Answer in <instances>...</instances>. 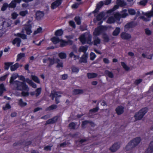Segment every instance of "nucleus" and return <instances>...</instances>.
I'll return each instance as SVG.
<instances>
[{
  "label": "nucleus",
  "instance_id": "nucleus-18",
  "mask_svg": "<svg viewBox=\"0 0 153 153\" xmlns=\"http://www.w3.org/2000/svg\"><path fill=\"white\" fill-rule=\"evenodd\" d=\"M120 147V146L118 143H115L113 144L110 148V150L113 152L116 151Z\"/></svg>",
  "mask_w": 153,
  "mask_h": 153
},
{
  "label": "nucleus",
  "instance_id": "nucleus-29",
  "mask_svg": "<svg viewBox=\"0 0 153 153\" xmlns=\"http://www.w3.org/2000/svg\"><path fill=\"white\" fill-rule=\"evenodd\" d=\"M116 111L118 114H120L123 112V108L122 106H119L116 108Z\"/></svg>",
  "mask_w": 153,
  "mask_h": 153
},
{
  "label": "nucleus",
  "instance_id": "nucleus-49",
  "mask_svg": "<svg viewBox=\"0 0 153 153\" xmlns=\"http://www.w3.org/2000/svg\"><path fill=\"white\" fill-rule=\"evenodd\" d=\"M75 20L77 24L80 25L81 24V19L79 17H76L75 18Z\"/></svg>",
  "mask_w": 153,
  "mask_h": 153
},
{
  "label": "nucleus",
  "instance_id": "nucleus-40",
  "mask_svg": "<svg viewBox=\"0 0 153 153\" xmlns=\"http://www.w3.org/2000/svg\"><path fill=\"white\" fill-rule=\"evenodd\" d=\"M59 57L61 59H64L66 58V54L64 52H61L59 53Z\"/></svg>",
  "mask_w": 153,
  "mask_h": 153
},
{
  "label": "nucleus",
  "instance_id": "nucleus-43",
  "mask_svg": "<svg viewBox=\"0 0 153 153\" xmlns=\"http://www.w3.org/2000/svg\"><path fill=\"white\" fill-rule=\"evenodd\" d=\"M87 75L88 77L89 78H94L97 76V74L94 73H88Z\"/></svg>",
  "mask_w": 153,
  "mask_h": 153
},
{
  "label": "nucleus",
  "instance_id": "nucleus-2",
  "mask_svg": "<svg viewBox=\"0 0 153 153\" xmlns=\"http://www.w3.org/2000/svg\"><path fill=\"white\" fill-rule=\"evenodd\" d=\"M128 12L131 15H134L136 13L137 16H139V18L145 21H149L150 20L151 17L153 16V4H152V10L150 11L144 13L142 11H137L136 12V10L134 9H129Z\"/></svg>",
  "mask_w": 153,
  "mask_h": 153
},
{
  "label": "nucleus",
  "instance_id": "nucleus-57",
  "mask_svg": "<svg viewBox=\"0 0 153 153\" xmlns=\"http://www.w3.org/2000/svg\"><path fill=\"white\" fill-rule=\"evenodd\" d=\"M147 2V0H143L140 2V4L141 5H145Z\"/></svg>",
  "mask_w": 153,
  "mask_h": 153
},
{
  "label": "nucleus",
  "instance_id": "nucleus-23",
  "mask_svg": "<svg viewBox=\"0 0 153 153\" xmlns=\"http://www.w3.org/2000/svg\"><path fill=\"white\" fill-rule=\"evenodd\" d=\"M121 36L122 38L124 39H128L131 37L130 34L125 32H123L121 33Z\"/></svg>",
  "mask_w": 153,
  "mask_h": 153
},
{
  "label": "nucleus",
  "instance_id": "nucleus-47",
  "mask_svg": "<svg viewBox=\"0 0 153 153\" xmlns=\"http://www.w3.org/2000/svg\"><path fill=\"white\" fill-rule=\"evenodd\" d=\"M105 73L107 75L111 78H112L113 76V74L108 71H106L105 72Z\"/></svg>",
  "mask_w": 153,
  "mask_h": 153
},
{
  "label": "nucleus",
  "instance_id": "nucleus-62",
  "mask_svg": "<svg viewBox=\"0 0 153 153\" xmlns=\"http://www.w3.org/2000/svg\"><path fill=\"white\" fill-rule=\"evenodd\" d=\"M72 70V72L74 73H77L79 71V69L75 67H73Z\"/></svg>",
  "mask_w": 153,
  "mask_h": 153
},
{
  "label": "nucleus",
  "instance_id": "nucleus-7",
  "mask_svg": "<svg viewBox=\"0 0 153 153\" xmlns=\"http://www.w3.org/2000/svg\"><path fill=\"white\" fill-rule=\"evenodd\" d=\"M11 23V21L10 19L6 20L2 17H0V30L10 26Z\"/></svg>",
  "mask_w": 153,
  "mask_h": 153
},
{
  "label": "nucleus",
  "instance_id": "nucleus-9",
  "mask_svg": "<svg viewBox=\"0 0 153 153\" xmlns=\"http://www.w3.org/2000/svg\"><path fill=\"white\" fill-rule=\"evenodd\" d=\"M18 78L20 80L22 81V82H24L26 84L25 82H26L29 85L31 86L33 88H36V84L33 82L31 80L27 78L26 79H25L24 76H19V75Z\"/></svg>",
  "mask_w": 153,
  "mask_h": 153
},
{
  "label": "nucleus",
  "instance_id": "nucleus-28",
  "mask_svg": "<svg viewBox=\"0 0 153 153\" xmlns=\"http://www.w3.org/2000/svg\"><path fill=\"white\" fill-rule=\"evenodd\" d=\"M153 141L152 142L146 151V153H152L153 152Z\"/></svg>",
  "mask_w": 153,
  "mask_h": 153
},
{
  "label": "nucleus",
  "instance_id": "nucleus-24",
  "mask_svg": "<svg viewBox=\"0 0 153 153\" xmlns=\"http://www.w3.org/2000/svg\"><path fill=\"white\" fill-rule=\"evenodd\" d=\"M21 41L20 39L16 38L14 39L12 42L13 45H16L17 47H19L20 46Z\"/></svg>",
  "mask_w": 153,
  "mask_h": 153
},
{
  "label": "nucleus",
  "instance_id": "nucleus-14",
  "mask_svg": "<svg viewBox=\"0 0 153 153\" xmlns=\"http://www.w3.org/2000/svg\"><path fill=\"white\" fill-rule=\"evenodd\" d=\"M66 37L68 39L67 41H65L61 39L60 43V46L62 47H63L68 45H71L72 44V42L70 40L69 37L68 36H67Z\"/></svg>",
  "mask_w": 153,
  "mask_h": 153
},
{
  "label": "nucleus",
  "instance_id": "nucleus-56",
  "mask_svg": "<svg viewBox=\"0 0 153 153\" xmlns=\"http://www.w3.org/2000/svg\"><path fill=\"white\" fill-rule=\"evenodd\" d=\"M145 32L146 34L148 35H150L152 33V31L148 28L145 29Z\"/></svg>",
  "mask_w": 153,
  "mask_h": 153
},
{
  "label": "nucleus",
  "instance_id": "nucleus-17",
  "mask_svg": "<svg viewBox=\"0 0 153 153\" xmlns=\"http://www.w3.org/2000/svg\"><path fill=\"white\" fill-rule=\"evenodd\" d=\"M54 58L52 59H50L49 57L47 56L43 59V62L44 63H46L48 61H49L50 62V64L49 66H51V65L54 63V61L53 59Z\"/></svg>",
  "mask_w": 153,
  "mask_h": 153
},
{
  "label": "nucleus",
  "instance_id": "nucleus-59",
  "mask_svg": "<svg viewBox=\"0 0 153 153\" xmlns=\"http://www.w3.org/2000/svg\"><path fill=\"white\" fill-rule=\"evenodd\" d=\"M75 124L74 123H71L69 125V127L71 128H75Z\"/></svg>",
  "mask_w": 153,
  "mask_h": 153
},
{
  "label": "nucleus",
  "instance_id": "nucleus-37",
  "mask_svg": "<svg viewBox=\"0 0 153 153\" xmlns=\"http://www.w3.org/2000/svg\"><path fill=\"white\" fill-rule=\"evenodd\" d=\"M120 31V28L116 27L113 32V35L114 36H117L119 34Z\"/></svg>",
  "mask_w": 153,
  "mask_h": 153
},
{
  "label": "nucleus",
  "instance_id": "nucleus-3",
  "mask_svg": "<svg viewBox=\"0 0 153 153\" xmlns=\"http://www.w3.org/2000/svg\"><path fill=\"white\" fill-rule=\"evenodd\" d=\"M72 48L73 51L72 52L70 53L69 54L70 57H74V59L75 60L78 59L79 56L78 55H75L74 54V53H78V52H83L84 53V54L80 58L79 60V62H81L86 63L87 62V59L88 58V55L85 53V52L87 50L88 47L86 46H82L79 48L78 51H77V49L75 46H74Z\"/></svg>",
  "mask_w": 153,
  "mask_h": 153
},
{
  "label": "nucleus",
  "instance_id": "nucleus-60",
  "mask_svg": "<svg viewBox=\"0 0 153 153\" xmlns=\"http://www.w3.org/2000/svg\"><path fill=\"white\" fill-rule=\"evenodd\" d=\"M57 106L56 105H53L48 107V110H51L56 108Z\"/></svg>",
  "mask_w": 153,
  "mask_h": 153
},
{
  "label": "nucleus",
  "instance_id": "nucleus-48",
  "mask_svg": "<svg viewBox=\"0 0 153 153\" xmlns=\"http://www.w3.org/2000/svg\"><path fill=\"white\" fill-rule=\"evenodd\" d=\"M8 7H9L8 4L7 3H4L1 8V10L2 11H4Z\"/></svg>",
  "mask_w": 153,
  "mask_h": 153
},
{
  "label": "nucleus",
  "instance_id": "nucleus-10",
  "mask_svg": "<svg viewBox=\"0 0 153 153\" xmlns=\"http://www.w3.org/2000/svg\"><path fill=\"white\" fill-rule=\"evenodd\" d=\"M115 15L117 19L120 21L121 18H125L128 15L127 10L126 9L123 10L120 13L119 12L115 13Z\"/></svg>",
  "mask_w": 153,
  "mask_h": 153
},
{
  "label": "nucleus",
  "instance_id": "nucleus-8",
  "mask_svg": "<svg viewBox=\"0 0 153 153\" xmlns=\"http://www.w3.org/2000/svg\"><path fill=\"white\" fill-rule=\"evenodd\" d=\"M148 111V108H143L140 110L135 115L134 117L136 120L141 119Z\"/></svg>",
  "mask_w": 153,
  "mask_h": 153
},
{
  "label": "nucleus",
  "instance_id": "nucleus-45",
  "mask_svg": "<svg viewBox=\"0 0 153 153\" xmlns=\"http://www.w3.org/2000/svg\"><path fill=\"white\" fill-rule=\"evenodd\" d=\"M28 13V11L27 10L21 11L19 12V15L22 16H25Z\"/></svg>",
  "mask_w": 153,
  "mask_h": 153
},
{
  "label": "nucleus",
  "instance_id": "nucleus-38",
  "mask_svg": "<svg viewBox=\"0 0 153 153\" xmlns=\"http://www.w3.org/2000/svg\"><path fill=\"white\" fill-rule=\"evenodd\" d=\"M5 90L3 84L0 85V96L1 95L3 92Z\"/></svg>",
  "mask_w": 153,
  "mask_h": 153
},
{
  "label": "nucleus",
  "instance_id": "nucleus-1",
  "mask_svg": "<svg viewBox=\"0 0 153 153\" xmlns=\"http://www.w3.org/2000/svg\"><path fill=\"white\" fill-rule=\"evenodd\" d=\"M19 75L16 73H13L10 78V84L15 85H16V89L18 90H23L22 92V95L24 96H27L29 95L28 91L29 88L27 85L24 82H21L17 81H14L17 78H18Z\"/></svg>",
  "mask_w": 153,
  "mask_h": 153
},
{
  "label": "nucleus",
  "instance_id": "nucleus-20",
  "mask_svg": "<svg viewBox=\"0 0 153 153\" xmlns=\"http://www.w3.org/2000/svg\"><path fill=\"white\" fill-rule=\"evenodd\" d=\"M142 56L144 58H146L149 59H152V54H149V51L148 50L145 52V53H142Z\"/></svg>",
  "mask_w": 153,
  "mask_h": 153
},
{
  "label": "nucleus",
  "instance_id": "nucleus-32",
  "mask_svg": "<svg viewBox=\"0 0 153 153\" xmlns=\"http://www.w3.org/2000/svg\"><path fill=\"white\" fill-rule=\"evenodd\" d=\"M58 119L57 117H55L52 119H50L48 120L46 123L47 124L53 123L56 121Z\"/></svg>",
  "mask_w": 153,
  "mask_h": 153
},
{
  "label": "nucleus",
  "instance_id": "nucleus-44",
  "mask_svg": "<svg viewBox=\"0 0 153 153\" xmlns=\"http://www.w3.org/2000/svg\"><path fill=\"white\" fill-rule=\"evenodd\" d=\"M121 65L124 69L128 71L129 69V68L123 62H121Z\"/></svg>",
  "mask_w": 153,
  "mask_h": 153
},
{
  "label": "nucleus",
  "instance_id": "nucleus-31",
  "mask_svg": "<svg viewBox=\"0 0 153 153\" xmlns=\"http://www.w3.org/2000/svg\"><path fill=\"white\" fill-rule=\"evenodd\" d=\"M117 5H117L118 7H119L118 5L123 7L126 5V3L125 1L121 0H117ZM118 8L119 7H118Z\"/></svg>",
  "mask_w": 153,
  "mask_h": 153
},
{
  "label": "nucleus",
  "instance_id": "nucleus-5",
  "mask_svg": "<svg viewBox=\"0 0 153 153\" xmlns=\"http://www.w3.org/2000/svg\"><path fill=\"white\" fill-rule=\"evenodd\" d=\"M141 140L140 138L137 137L130 141L127 144L125 148L126 150L127 151L137 146Z\"/></svg>",
  "mask_w": 153,
  "mask_h": 153
},
{
  "label": "nucleus",
  "instance_id": "nucleus-30",
  "mask_svg": "<svg viewBox=\"0 0 153 153\" xmlns=\"http://www.w3.org/2000/svg\"><path fill=\"white\" fill-rule=\"evenodd\" d=\"M98 110V108L97 107L90 110L89 112L90 116L91 117H93V115L95 114Z\"/></svg>",
  "mask_w": 153,
  "mask_h": 153
},
{
  "label": "nucleus",
  "instance_id": "nucleus-26",
  "mask_svg": "<svg viewBox=\"0 0 153 153\" xmlns=\"http://www.w3.org/2000/svg\"><path fill=\"white\" fill-rule=\"evenodd\" d=\"M41 88H39L37 89L35 92H32L30 93V94L32 95H35L36 96H38L41 93Z\"/></svg>",
  "mask_w": 153,
  "mask_h": 153
},
{
  "label": "nucleus",
  "instance_id": "nucleus-25",
  "mask_svg": "<svg viewBox=\"0 0 153 153\" xmlns=\"http://www.w3.org/2000/svg\"><path fill=\"white\" fill-rule=\"evenodd\" d=\"M133 22H131L126 25L124 27V30L126 31L130 30V29H131L133 26Z\"/></svg>",
  "mask_w": 153,
  "mask_h": 153
},
{
  "label": "nucleus",
  "instance_id": "nucleus-33",
  "mask_svg": "<svg viewBox=\"0 0 153 153\" xmlns=\"http://www.w3.org/2000/svg\"><path fill=\"white\" fill-rule=\"evenodd\" d=\"M19 66V64L16 63L15 65H12L10 67V70L11 71H14L16 70Z\"/></svg>",
  "mask_w": 153,
  "mask_h": 153
},
{
  "label": "nucleus",
  "instance_id": "nucleus-19",
  "mask_svg": "<svg viewBox=\"0 0 153 153\" xmlns=\"http://www.w3.org/2000/svg\"><path fill=\"white\" fill-rule=\"evenodd\" d=\"M62 0H57L53 3L51 5V8L52 9H54L58 6L61 3Z\"/></svg>",
  "mask_w": 153,
  "mask_h": 153
},
{
  "label": "nucleus",
  "instance_id": "nucleus-63",
  "mask_svg": "<svg viewBox=\"0 0 153 153\" xmlns=\"http://www.w3.org/2000/svg\"><path fill=\"white\" fill-rule=\"evenodd\" d=\"M69 25L72 27H75V25L74 22L72 21H71L69 22Z\"/></svg>",
  "mask_w": 153,
  "mask_h": 153
},
{
  "label": "nucleus",
  "instance_id": "nucleus-21",
  "mask_svg": "<svg viewBox=\"0 0 153 153\" xmlns=\"http://www.w3.org/2000/svg\"><path fill=\"white\" fill-rule=\"evenodd\" d=\"M55 63H56L57 65L56 67L59 68H62L63 67V63L62 62L58 59H53Z\"/></svg>",
  "mask_w": 153,
  "mask_h": 153
},
{
  "label": "nucleus",
  "instance_id": "nucleus-34",
  "mask_svg": "<svg viewBox=\"0 0 153 153\" xmlns=\"http://www.w3.org/2000/svg\"><path fill=\"white\" fill-rule=\"evenodd\" d=\"M25 57V54L23 53H21L17 55V61H19L21 59H23Z\"/></svg>",
  "mask_w": 153,
  "mask_h": 153
},
{
  "label": "nucleus",
  "instance_id": "nucleus-36",
  "mask_svg": "<svg viewBox=\"0 0 153 153\" xmlns=\"http://www.w3.org/2000/svg\"><path fill=\"white\" fill-rule=\"evenodd\" d=\"M63 33V31L62 29L58 30L56 31L55 35L56 36H60Z\"/></svg>",
  "mask_w": 153,
  "mask_h": 153
},
{
  "label": "nucleus",
  "instance_id": "nucleus-46",
  "mask_svg": "<svg viewBox=\"0 0 153 153\" xmlns=\"http://www.w3.org/2000/svg\"><path fill=\"white\" fill-rule=\"evenodd\" d=\"M19 104L21 106H24L27 105V103L26 102H23L22 99H20L19 100Z\"/></svg>",
  "mask_w": 153,
  "mask_h": 153
},
{
  "label": "nucleus",
  "instance_id": "nucleus-41",
  "mask_svg": "<svg viewBox=\"0 0 153 153\" xmlns=\"http://www.w3.org/2000/svg\"><path fill=\"white\" fill-rule=\"evenodd\" d=\"M16 5V3L14 0L12 1L10 3L8 4V6L9 7L15 8Z\"/></svg>",
  "mask_w": 153,
  "mask_h": 153
},
{
  "label": "nucleus",
  "instance_id": "nucleus-53",
  "mask_svg": "<svg viewBox=\"0 0 153 153\" xmlns=\"http://www.w3.org/2000/svg\"><path fill=\"white\" fill-rule=\"evenodd\" d=\"M13 64L12 63H5V69L6 70H8L10 65Z\"/></svg>",
  "mask_w": 153,
  "mask_h": 153
},
{
  "label": "nucleus",
  "instance_id": "nucleus-22",
  "mask_svg": "<svg viewBox=\"0 0 153 153\" xmlns=\"http://www.w3.org/2000/svg\"><path fill=\"white\" fill-rule=\"evenodd\" d=\"M51 40L54 44H56L59 43L61 39L56 36H54L51 39Z\"/></svg>",
  "mask_w": 153,
  "mask_h": 153
},
{
  "label": "nucleus",
  "instance_id": "nucleus-54",
  "mask_svg": "<svg viewBox=\"0 0 153 153\" xmlns=\"http://www.w3.org/2000/svg\"><path fill=\"white\" fill-rule=\"evenodd\" d=\"M18 16V14L16 12H13L11 14L12 18L13 19H15Z\"/></svg>",
  "mask_w": 153,
  "mask_h": 153
},
{
  "label": "nucleus",
  "instance_id": "nucleus-55",
  "mask_svg": "<svg viewBox=\"0 0 153 153\" xmlns=\"http://www.w3.org/2000/svg\"><path fill=\"white\" fill-rule=\"evenodd\" d=\"M100 42V40L98 39H95L94 42V45H97L99 44Z\"/></svg>",
  "mask_w": 153,
  "mask_h": 153
},
{
  "label": "nucleus",
  "instance_id": "nucleus-64",
  "mask_svg": "<svg viewBox=\"0 0 153 153\" xmlns=\"http://www.w3.org/2000/svg\"><path fill=\"white\" fill-rule=\"evenodd\" d=\"M103 61L106 64H108L109 63V60L106 58H104Z\"/></svg>",
  "mask_w": 153,
  "mask_h": 153
},
{
  "label": "nucleus",
  "instance_id": "nucleus-6",
  "mask_svg": "<svg viewBox=\"0 0 153 153\" xmlns=\"http://www.w3.org/2000/svg\"><path fill=\"white\" fill-rule=\"evenodd\" d=\"M82 44L87 43L91 44V36L89 33L82 35L79 38Z\"/></svg>",
  "mask_w": 153,
  "mask_h": 153
},
{
  "label": "nucleus",
  "instance_id": "nucleus-39",
  "mask_svg": "<svg viewBox=\"0 0 153 153\" xmlns=\"http://www.w3.org/2000/svg\"><path fill=\"white\" fill-rule=\"evenodd\" d=\"M42 32V28L41 27H39L37 28L36 30L34 31L33 34L34 35H35L38 33H41Z\"/></svg>",
  "mask_w": 153,
  "mask_h": 153
},
{
  "label": "nucleus",
  "instance_id": "nucleus-11",
  "mask_svg": "<svg viewBox=\"0 0 153 153\" xmlns=\"http://www.w3.org/2000/svg\"><path fill=\"white\" fill-rule=\"evenodd\" d=\"M108 27L106 26H101L96 28L94 32V35L97 36L100 35L104 31L107 29Z\"/></svg>",
  "mask_w": 153,
  "mask_h": 153
},
{
  "label": "nucleus",
  "instance_id": "nucleus-27",
  "mask_svg": "<svg viewBox=\"0 0 153 153\" xmlns=\"http://www.w3.org/2000/svg\"><path fill=\"white\" fill-rule=\"evenodd\" d=\"M44 16V14L42 12L37 11L36 13V17L38 20H39L42 18Z\"/></svg>",
  "mask_w": 153,
  "mask_h": 153
},
{
  "label": "nucleus",
  "instance_id": "nucleus-13",
  "mask_svg": "<svg viewBox=\"0 0 153 153\" xmlns=\"http://www.w3.org/2000/svg\"><path fill=\"white\" fill-rule=\"evenodd\" d=\"M113 16L109 17L107 21V22L108 24H112L114 23L115 22H117L118 23H120L119 20L117 19L116 18L115 13L114 14Z\"/></svg>",
  "mask_w": 153,
  "mask_h": 153
},
{
  "label": "nucleus",
  "instance_id": "nucleus-16",
  "mask_svg": "<svg viewBox=\"0 0 153 153\" xmlns=\"http://www.w3.org/2000/svg\"><path fill=\"white\" fill-rule=\"evenodd\" d=\"M30 21H28V24L25 25V26L24 29L28 35L30 34L32 32L31 30V25L30 23Z\"/></svg>",
  "mask_w": 153,
  "mask_h": 153
},
{
  "label": "nucleus",
  "instance_id": "nucleus-51",
  "mask_svg": "<svg viewBox=\"0 0 153 153\" xmlns=\"http://www.w3.org/2000/svg\"><path fill=\"white\" fill-rule=\"evenodd\" d=\"M74 94H80L82 93V91L81 90L76 89L74 90Z\"/></svg>",
  "mask_w": 153,
  "mask_h": 153
},
{
  "label": "nucleus",
  "instance_id": "nucleus-61",
  "mask_svg": "<svg viewBox=\"0 0 153 153\" xmlns=\"http://www.w3.org/2000/svg\"><path fill=\"white\" fill-rule=\"evenodd\" d=\"M80 3H77L73 4L72 6V7L73 8H76L79 6Z\"/></svg>",
  "mask_w": 153,
  "mask_h": 153
},
{
  "label": "nucleus",
  "instance_id": "nucleus-58",
  "mask_svg": "<svg viewBox=\"0 0 153 153\" xmlns=\"http://www.w3.org/2000/svg\"><path fill=\"white\" fill-rule=\"evenodd\" d=\"M10 108L11 106L10 105L8 104H6L5 106L3 107V108L4 110H6Z\"/></svg>",
  "mask_w": 153,
  "mask_h": 153
},
{
  "label": "nucleus",
  "instance_id": "nucleus-50",
  "mask_svg": "<svg viewBox=\"0 0 153 153\" xmlns=\"http://www.w3.org/2000/svg\"><path fill=\"white\" fill-rule=\"evenodd\" d=\"M9 75V73H7L0 77V80L1 81H3L5 80L6 78Z\"/></svg>",
  "mask_w": 153,
  "mask_h": 153
},
{
  "label": "nucleus",
  "instance_id": "nucleus-35",
  "mask_svg": "<svg viewBox=\"0 0 153 153\" xmlns=\"http://www.w3.org/2000/svg\"><path fill=\"white\" fill-rule=\"evenodd\" d=\"M31 78L36 82L38 83H40V80L37 76L34 75H31Z\"/></svg>",
  "mask_w": 153,
  "mask_h": 153
},
{
  "label": "nucleus",
  "instance_id": "nucleus-4",
  "mask_svg": "<svg viewBox=\"0 0 153 153\" xmlns=\"http://www.w3.org/2000/svg\"><path fill=\"white\" fill-rule=\"evenodd\" d=\"M118 6L117 5H115L113 8L105 12H102L100 13L98 15L96 16V13L98 12V11L96 12H94V10L92 13H94V15L96 16L97 19L98 21L102 20H105L108 15L111 14L114 11L116 10L118 8Z\"/></svg>",
  "mask_w": 153,
  "mask_h": 153
},
{
  "label": "nucleus",
  "instance_id": "nucleus-15",
  "mask_svg": "<svg viewBox=\"0 0 153 153\" xmlns=\"http://www.w3.org/2000/svg\"><path fill=\"white\" fill-rule=\"evenodd\" d=\"M50 96L53 100V99L54 97L56 98V103L59 102V101L58 99V98L61 97V93L60 92H52Z\"/></svg>",
  "mask_w": 153,
  "mask_h": 153
},
{
  "label": "nucleus",
  "instance_id": "nucleus-42",
  "mask_svg": "<svg viewBox=\"0 0 153 153\" xmlns=\"http://www.w3.org/2000/svg\"><path fill=\"white\" fill-rule=\"evenodd\" d=\"M16 36L20 37L22 39H25L26 38V36L24 34H22L21 33H17L15 35Z\"/></svg>",
  "mask_w": 153,
  "mask_h": 153
},
{
  "label": "nucleus",
  "instance_id": "nucleus-52",
  "mask_svg": "<svg viewBox=\"0 0 153 153\" xmlns=\"http://www.w3.org/2000/svg\"><path fill=\"white\" fill-rule=\"evenodd\" d=\"M90 59L91 60H94L96 57V55L94 53L92 52L90 54Z\"/></svg>",
  "mask_w": 153,
  "mask_h": 153
},
{
  "label": "nucleus",
  "instance_id": "nucleus-12",
  "mask_svg": "<svg viewBox=\"0 0 153 153\" xmlns=\"http://www.w3.org/2000/svg\"><path fill=\"white\" fill-rule=\"evenodd\" d=\"M111 0H106L104 1H101L97 5V7L94 10V12H96L99 11L100 8L103 4L108 5L110 3Z\"/></svg>",
  "mask_w": 153,
  "mask_h": 153
}]
</instances>
